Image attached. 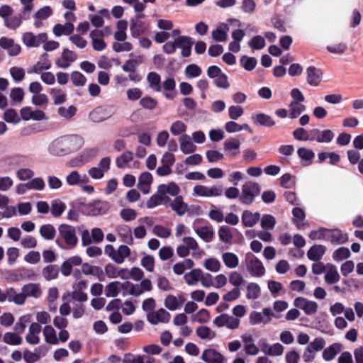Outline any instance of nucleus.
Instances as JSON below:
<instances>
[{
	"mask_svg": "<svg viewBox=\"0 0 363 363\" xmlns=\"http://www.w3.org/2000/svg\"><path fill=\"white\" fill-rule=\"evenodd\" d=\"M250 48L252 50H261L266 45L264 38L261 35L254 36L248 43Z\"/></svg>",
	"mask_w": 363,
	"mask_h": 363,
	"instance_id": "49",
	"label": "nucleus"
},
{
	"mask_svg": "<svg viewBox=\"0 0 363 363\" xmlns=\"http://www.w3.org/2000/svg\"><path fill=\"white\" fill-rule=\"evenodd\" d=\"M4 342L11 345H18L22 342V338L15 333H6L4 335Z\"/></svg>",
	"mask_w": 363,
	"mask_h": 363,
	"instance_id": "44",
	"label": "nucleus"
},
{
	"mask_svg": "<svg viewBox=\"0 0 363 363\" xmlns=\"http://www.w3.org/2000/svg\"><path fill=\"white\" fill-rule=\"evenodd\" d=\"M20 114L21 118L26 121L29 120L42 121L48 119L44 111L41 110L32 111L29 106L23 107L20 110Z\"/></svg>",
	"mask_w": 363,
	"mask_h": 363,
	"instance_id": "10",
	"label": "nucleus"
},
{
	"mask_svg": "<svg viewBox=\"0 0 363 363\" xmlns=\"http://www.w3.org/2000/svg\"><path fill=\"white\" fill-rule=\"evenodd\" d=\"M174 199H171L168 201V206H169L178 216H182L185 214L188 209V205L186 203L182 196L177 194L174 196Z\"/></svg>",
	"mask_w": 363,
	"mask_h": 363,
	"instance_id": "13",
	"label": "nucleus"
},
{
	"mask_svg": "<svg viewBox=\"0 0 363 363\" xmlns=\"http://www.w3.org/2000/svg\"><path fill=\"white\" fill-rule=\"evenodd\" d=\"M39 233L45 240H51L55 237L56 230L51 224H44L40 228Z\"/></svg>",
	"mask_w": 363,
	"mask_h": 363,
	"instance_id": "34",
	"label": "nucleus"
},
{
	"mask_svg": "<svg viewBox=\"0 0 363 363\" xmlns=\"http://www.w3.org/2000/svg\"><path fill=\"white\" fill-rule=\"evenodd\" d=\"M58 236L55 240L56 245L62 250L74 249L78 243L76 228L68 224H61L58 227Z\"/></svg>",
	"mask_w": 363,
	"mask_h": 363,
	"instance_id": "3",
	"label": "nucleus"
},
{
	"mask_svg": "<svg viewBox=\"0 0 363 363\" xmlns=\"http://www.w3.org/2000/svg\"><path fill=\"white\" fill-rule=\"evenodd\" d=\"M140 105L145 109H155L158 103L157 101L150 96H144L139 101Z\"/></svg>",
	"mask_w": 363,
	"mask_h": 363,
	"instance_id": "59",
	"label": "nucleus"
},
{
	"mask_svg": "<svg viewBox=\"0 0 363 363\" xmlns=\"http://www.w3.org/2000/svg\"><path fill=\"white\" fill-rule=\"evenodd\" d=\"M306 81L312 86H317L322 80L323 72L315 66H309L306 69Z\"/></svg>",
	"mask_w": 363,
	"mask_h": 363,
	"instance_id": "12",
	"label": "nucleus"
},
{
	"mask_svg": "<svg viewBox=\"0 0 363 363\" xmlns=\"http://www.w3.org/2000/svg\"><path fill=\"white\" fill-rule=\"evenodd\" d=\"M22 291L26 294V297L30 296L38 298L42 294V291L39 284L34 283H30L24 285L22 287Z\"/></svg>",
	"mask_w": 363,
	"mask_h": 363,
	"instance_id": "27",
	"label": "nucleus"
},
{
	"mask_svg": "<svg viewBox=\"0 0 363 363\" xmlns=\"http://www.w3.org/2000/svg\"><path fill=\"white\" fill-rule=\"evenodd\" d=\"M328 270L325 274V281L327 284H333L339 281L340 277L337 270V267L332 264H327Z\"/></svg>",
	"mask_w": 363,
	"mask_h": 363,
	"instance_id": "25",
	"label": "nucleus"
},
{
	"mask_svg": "<svg viewBox=\"0 0 363 363\" xmlns=\"http://www.w3.org/2000/svg\"><path fill=\"white\" fill-rule=\"evenodd\" d=\"M24 97L23 89L21 87L13 88L10 92V98L13 104L21 103Z\"/></svg>",
	"mask_w": 363,
	"mask_h": 363,
	"instance_id": "58",
	"label": "nucleus"
},
{
	"mask_svg": "<svg viewBox=\"0 0 363 363\" xmlns=\"http://www.w3.org/2000/svg\"><path fill=\"white\" fill-rule=\"evenodd\" d=\"M275 223V218L269 214H264L261 219V226L264 230H272Z\"/></svg>",
	"mask_w": 363,
	"mask_h": 363,
	"instance_id": "52",
	"label": "nucleus"
},
{
	"mask_svg": "<svg viewBox=\"0 0 363 363\" xmlns=\"http://www.w3.org/2000/svg\"><path fill=\"white\" fill-rule=\"evenodd\" d=\"M196 233L205 242L212 241L215 233L212 226H202L196 230Z\"/></svg>",
	"mask_w": 363,
	"mask_h": 363,
	"instance_id": "29",
	"label": "nucleus"
},
{
	"mask_svg": "<svg viewBox=\"0 0 363 363\" xmlns=\"http://www.w3.org/2000/svg\"><path fill=\"white\" fill-rule=\"evenodd\" d=\"M260 220V213H252L250 211L245 210L242 213L241 220L245 227H253Z\"/></svg>",
	"mask_w": 363,
	"mask_h": 363,
	"instance_id": "16",
	"label": "nucleus"
},
{
	"mask_svg": "<svg viewBox=\"0 0 363 363\" xmlns=\"http://www.w3.org/2000/svg\"><path fill=\"white\" fill-rule=\"evenodd\" d=\"M152 233L161 238H167L171 235V230L162 225H156L152 229Z\"/></svg>",
	"mask_w": 363,
	"mask_h": 363,
	"instance_id": "64",
	"label": "nucleus"
},
{
	"mask_svg": "<svg viewBox=\"0 0 363 363\" xmlns=\"http://www.w3.org/2000/svg\"><path fill=\"white\" fill-rule=\"evenodd\" d=\"M179 140L180 143V150L184 154L188 155L196 151V146L192 143L191 138L188 135H182Z\"/></svg>",
	"mask_w": 363,
	"mask_h": 363,
	"instance_id": "18",
	"label": "nucleus"
},
{
	"mask_svg": "<svg viewBox=\"0 0 363 363\" xmlns=\"http://www.w3.org/2000/svg\"><path fill=\"white\" fill-rule=\"evenodd\" d=\"M342 346L340 343H333L326 347L323 352V358L324 360L329 362L333 360L337 354L341 351Z\"/></svg>",
	"mask_w": 363,
	"mask_h": 363,
	"instance_id": "24",
	"label": "nucleus"
},
{
	"mask_svg": "<svg viewBox=\"0 0 363 363\" xmlns=\"http://www.w3.org/2000/svg\"><path fill=\"white\" fill-rule=\"evenodd\" d=\"M204 267L208 271L217 272L220 270V263L216 258H208L204 261Z\"/></svg>",
	"mask_w": 363,
	"mask_h": 363,
	"instance_id": "62",
	"label": "nucleus"
},
{
	"mask_svg": "<svg viewBox=\"0 0 363 363\" xmlns=\"http://www.w3.org/2000/svg\"><path fill=\"white\" fill-rule=\"evenodd\" d=\"M335 137L334 133L330 129L320 130L318 143H329Z\"/></svg>",
	"mask_w": 363,
	"mask_h": 363,
	"instance_id": "63",
	"label": "nucleus"
},
{
	"mask_svg": "<svg viewBox=\"0 0 363 363\" xmlns=\"http://www.w3.org/2000/svg\"><path fill=\"white\" fill-rule=\"evenodd\" d=\"M261 191L260 185L255 182L247 181L241 187V193L239 201L241 203L251 205Z\"/></svg>",
	"mask_w": 363,
	"mask_h": 363,
	"instance_id": "4",
	"label": "nucleus"
},
{
	"mask_svg": "<svg viewBox=\"0 0 363 363\" xmlns=\"http://www.w3.org/2000/svg\"><path fill=\"white\" fill-rule=\"evenodd\" d=\"M325 345V340L321 337H315L309 345L306 347L312 353L322 350Z\"/></svg>",
	"mask_w": 363,
	"mask_h": 363,
	"instance_id": "50",
	"label": "nucleus"
},
{
	"mask_svg": "<svg viewBox=\"0 0 363 363\" xmlns=\"http://www.w3.org/2000/svg\"><path fill=\"white\" fill-rule=\"evenodd\" d=\"M201 359L206 363H224L225 357L215 349H206L203 350Z\"/></svg>",
	"mask_w": 363,
	"mask_h": 363,
	"instance_id": "11",
	"label": "nucleus"
},
{
	"mask_svg": "<svg viewBox=\"0 0 363 363\" xmlns=\"http://www.w3.org/2000/svg\"><path fill=\"white\" fill-rule=\"evenodd\" d=\"M196 335L201 339H209L214 338L216 335V333L212 331L211 329L207 326H200L196 329Z\"/></svg>",
	"mask_w": 363,
	"mask_h": 363,
	"instance_id": "46",
	"label": "nucleus"
},
{
	"mask_svg": "<svg viewBox=\"0 0 363 363\" xmlns=\"http://www.w3.org/2000/svg\"><path fill=\"white\" fill-rule=\"evenodd\" d=\"M41 326L37 323H32L28 329V333L26 336V340L30 345H37L40 342L39 334L41 332Z\"/></svg>",
	"mask_w": 363,
	"mask_h": 363,
	"instance_id": "15",
	"label": "nucleus"
},
{
	"mask_svg": "<svg viewBox=\"0 0 363 363\" xmlns=\"http://www.w3.org/2000/svg\"><path fill=\"white\" fill-rule=\"evenodd\" d=\"M202 72L201 69L197 65L191 64L185 68V75L186 78H195L201 75Z\"/></svg>",
	"mask_w": 363,
	"mask_h": 363,
	"instance_id": "51",
	"label": "nucleus"
},
{
	"mask_svg": "<svg viewBox=\"0 0 363 363\" xmlns=\"http://www.w3.org/2000/svg\"><path fill=\"white\" fill-rule=\"evenodd\" d=\"M164 306L170 311L179 308L177 297L172 294L167 295L164 299Z\"/></svg>",
	"mask_w": 363,
	"mask_h": 363,
	"instance_id": "61",
	"label": "nucleus"
},
{
	"mask_svg": "<svg viewBox=\"0 0 363 363\" xmlns=\"http://www.w3.org/2000/svg\"><path fill=\"white\" fill-rule=\"evenodd\" d=\"M66 208V205L61 201H55L51 204L50 212L54 217L60 216Z\"/></svg>",
	"mask_w": 363,
	"mask_h": 363,
	"instance_id": "47",
	"label": "nucleus"
},
{
	"mask_svg": "<svg viewBox=\"0 0 363 363\" xmlns=\"http://www.w3.org/2000/svg\"><path fill=\"white\" fill-rule=\"evenodd\" d=\"M48 40L46 33H41L35 35L32 32H26L23 34L22 40L28 48H38Z\"/></svg>",
	"mask_w": 363,
	"mask_h": 363,
	"instance_id": "8",
	"label": "nucleus"
},
{
	"mask_svg": "<svg viewBox=\"0 0 363 363\" xmlns=\"http://www.w3.org/2000/svg\"><path fill=\"white\" fill-rule=\"evenodd\" d=\"M30 315L29 314L20 317L18 321L14 325V330L17 334H21L24 332L26 326V324L30 321Z\"/></svg>",
	"mask_w": 363,
	"mask_h": 363,
	"instance_id": "53",
	"label": "nucleus"
},
{
	"mask_svg": "<svg viewBox=\"0 0 363 363\" xmlns=\"http://www.w3.org/2000/svg\"><path fill=\"white\" fill-rule=\"evenodd\" d=\"M186 128L182 121H176L171 125L170 132L173 135H179L186 132Z\"/></svg>",
	"mask_w": 363,
	"mask_h": 363,
	"instance_id": "55",
	"label": "nucleus"
},
{
	"mask_svg": "<svg viewBox=\"0 0 363 363\" xmlns=\"http://www.w3.org/2000/svg\"><path fill=\"white\" fill-rule=\"evenodd\" d=\"M52 64L49 60L39 61L28 70V73L40 74L43 70L50 69Z\"/></svg>",
	"mask_w": 363,
	"mask_h": 363,
	"instance_id": "38",
	"label": "nucleus"
},
{
	"mask_svg": "<svg viewBox=\"0 0 363 363\" xmlns=\"http://www.w3.org/2000/svg\"><path fill=\"white\" fill-rule=\"evenodd\" d=\"M4 119L9 123L17 124L21 121V118L13 108H9L4 113Z\"/></svg>",
	"mask_w": 363,
	"mask_h": 363,
	"instance_id": "43",
	"label": "nucleus"
},
{
	"mask_svg": "<svg viewBox=\"0 0 363 363\" xmlns=\"http://www.w3.org/2000/svg\"><path fill=\"white\" fill-rule=\"evenodd\" d=\"M133 160V153L130 151H126L121 156L118 157L116 160V166L118 168H124L125 165Z\"/></svg>",
	"mask_w": 363,
	"mask_h": 363,
	"instance_id": "48",
	"label": "nucleus"
},
{
	"mask_svg": "<svg viewBox=\"0 0 363 363\" xmlns=\"http://www.w3.org/2000/svg\"><path fill=\"white\" fill-rule=\"evenodd\" d=\"M20 1L23 5L21 11L22 18L23 20H28L30 18V13L33 8V0H20Z\"/></svg>",
	"mask_w": 363,
	"mask_h": 363,
	"instance_id": "57",
	"label": "nucleus"
},
{
	"mask_svg": "<svg viewBox=\"0 0 363 363\" xmlns=\"http://www.w3.org/2000/svg\"><path fill=\"white\" fill-rule=\"evenodd\" d=\"M180 189L175 182H170L168 184H160L157 187V193L153 194L147 200L146 206L149 209L154 208L158 205L163 203L168 206V201H170V196H177L179 194Z\"/></svg>",
	"mask_w": 363,
	"mask_h": 363,
	"instance_id": "2",
	"label": "nucleus"
},
{
	"mask_svg": "<svg viewBox=\"0 0 363 363\" xmlns=\"http://www.w3.org/2000/svg\"><path fill=\"white\" fill-rule=\"evenodd\" d=\"M325 252V246L321 245H314L307 252V257L311 261L318 262L322 259Z\"/></svg>",
	"mask_w": 363,
	"mask_h": 363,
	"instance_id": "22",
	"label": "nucleus"
},
{
	"mask_svg": "<svg viewBox=\"0 0 363 363\" xmlns=\"http://www.w3.org/2000/svg\"><path fill=\"white\" fill-rule=\"evenodd\" d=\"M348 240L347 233H343L340 229H327L326 241L335 244H344Z\"/></svg>",
	"mask_w": 363,
	"mask_h": 363,
	"instance_id": "14",
	"label": "nucleus"
},
{
	"mask_svg": "<svg viewBox=\"0 0 363 363\" xmlns=\"http://www.w3.org/2000/svg\"><path fill=\"white\" fill-rule=\"evenodd\" d=\"M225 265L230 269H234L238 266V257L233 252H225L222 255Z\"/></svg>",
	"mask_w": 363,
	"mask_h": 363,
	"instance_id": "32",
	"label": "nucleus"
},
{
	"mask_svg": "<svg viewBox=\"0 0 363 363\" xmlns=\"http://www.w3.org/2000/svg\"><path fill=\"white\" fill-rule=\"evenodd\" d=\"M213 323L218 328L226 327L228 329L235 330L239 327L240 320L228 313H222L216 317Z\"/></svg>",
	"mask_w": 363,
	"mask_h": 363,
	"instance_id": "7",
	"label": "nucleus"
},
{
	"mask_svg": "<svg viewBox=\"0 0 363 363\" xmlns=\"http://www.w3.org/2000/svg\"><path fill=\"white\" fill-rule=\"evenodd\" d=\"M108 201L96 200L91 203H82L81 211L83 214L90 216H96L105 214L109 209Z\"/></svg>",
	"mask_w": 363,
	"mask_h": 363,
	"instance_id": "5",
	"label": "nucleus"
},
{
	"mask_svg": "<svg viewBox=\"0 0 363 363\" xmlns=\"http://www.w3.org/2000/svg\"><path fill=\"white\" fill-rule=\"evenodd\" d=\"M289 107V117L291 119L296 118L306 110V106L301 103H290Z\"/></svg>",
	"mask_w": 363,
	"mask_h": 363,
	"instance_id": "36",
	"label": "nucleus"
},
{
	"mask_svg": "<svg viewBox=\"0 0 363 363\" xmlns=\"http://www.w3.org/2000/svg\"><path fill=\"white\" fill-rule=\"evenodd\" d=\"M218 236L220 241L224 243H229L233 239V234L230 228L227 225H222L218 230Z\"/></svg>",
	"mask_w": 363,
	"mask_h": 363,
	"instance_id": "42",
	"label": "nucleus"
},
{
	"mask_svg": "<svg viewBox=\"0 0 363 363\" xmlns=\"http://www.w3.org/2000/svg\"><path fill=\"white\" fill-rule=\"evenodd\" d=\"M119 281H114L108 284H107L105 287V295L106 297H116L119 292Z\"/></svg>",
	"mask_w": 363,
	"mask_h": 363,
	"instance_id": "41",
	"label": "nucleus"
},
{
	"mask_svg": "<svg viewBox=\"0 0 363 363\" xmlns=\"http://www.w3.org/2000/svg\"><path fill=\"white\" fill-rule=\"evenodd\" d=\"M43 335L45 340L50 345L58 344V338L56 335V331L51 325H46L43 329Z\"/></svg>",
	"mask_w": 363,
	"mask_h": 363,
	"instance_id": "35",
	"label": "nucleus"
},
{
	"mask_svg": "<svg viewBox=\"0 0 363 363\" xmlns=\"http://www.w3.org/2000/svg\"><path fill=\"white\" fill-rule=\"evenodd\" d=\"M147 80L150 87L155 91H160L162 89L161 77L160 74L155 72H150L147 76Z\"/></svg>",
	"mask_w": 363,
	"mask_h": 363,
	"instance_id": "28",
	"label": "nucleus"
},
{
	"mask_svg": "<svg viewBox=\"0 0 363 363\" xmlns=\"http://www.w3.org/2000/svg\"><path fill=\"white\" fill-rule=\"evenodd\" d=\"M76 112L77 108L74 106H69L68 108L61 106L57 110L58 114L66 119L72 118L76 114Z\"/></svg>",
	"mask_w": 363,
	"mask_h": 363,
	"instance_id": "60",
	"label": "nucleus"
},
{
	"mask_svg": "<svg viewBox=\"0 0 363 363\" xmlns=\"http://www.w3.org/2000/svg\"><path fill=\"white\" fill-rule=\"evenodd\" d=\"M130 30L131 35L133 38H138L145 33L147 30V26L145 22L137 18H132L130 21Z\"/></svg>",
	"mask_w": 363,
	"mask_h": 363,
	"instance_id": "19",
	"label": "nucleus"
},
{
	"mask_svg": "<svg viewBox=\"0 0 363 363\" xmlns=\"http://www.w3.org/2000/svg\"><path fill=\"white\" fill-rule=\"evenodd\" d=\"M240 65L247 71H252L257 65V61L254 57L242 55L240 59Z\"/></svg>",
	"mask_w": 363,
	"mask_h": 363,
	"instance_id": "40",
	"label": "nucleus"
},
{
	"mask_svg": "<svg viewBox=\"0 0 363 363\" xmlns=\"http://www.w3.org/2000/svg\"><path fill=\"white\" fill-rule=\"evenodd\" d=\"M351 253L347 247H341L334 251L333 258L336 262H340L350 257Z\"/></svg>",
	"mask_w": 363,
	"mask_h": 363,
	"instance_id": "45",
	"label": "nucleus"
},
{
	"mask_svg": "<svg viewBox=\"0 0 363 363\" xmlns=\"http://www.w3.org/2000/svg\"><path fill=\"white\" fill-rule=\"evenodd\" d=\"M60 269L56 264H48L42 270V274L46 281L56 279L59 275Z\"/></svg>",
	"mask_w": 363,
	"mask_h": 363,
	"instance_id": "26",
	"label": "nucleus"
},
{
	"mask_svg": "<svg viewBox=\"0 0 363 363\" xmlns=\"http://www.w3.org/2000/svg\"><path fill=\"white\" fill-rule=\"evenodd\" d=\"M297 155L300 158L301 163L303 166H308L311 164L315 157V153L313 150L305 147H299L297 150Z\"/></svg>",
	"mask_w": 363,
	"mask_h": 363,
	"instance_id": "21",
	"label": "nucleus"
},
{
	"mask_svg": "<svg viewBox=\"0 0 363 363\" xmlns=\"http://www.w3.org/2000/svg\"><path fill=\"white\" fill-rule=\"evenodd\" d=\"M261 295L260 286L254 282L248 284L247 286V294L246 297L248 299H257Z\"/></svg>",
	"mask_w": 363,
	"mask_h": 363,
	"instance_id": "39",
	"label": "nucleus"
},
{
	"mask_svg": "<svg viewBox=\"0 0 363 363\" xmlns=\"http://www.w3.org/2000/svg\"><path fill=\"white\" fill-rule=\"evenodd\" d=\"M22 13H21V16H12L8 18L4 19L5 26L11 30H16L18 28L22 23Z\"/></svg>",
	"mask_w": 363,
	"mask_h": 363,
	"instance_id": "54",
	"label": "nucleus"
},
{
	"mask_svg": "<svg viewBox=\"0 0 363 363\" xmlns=\"http://www.w3.org/2000/svg\"><path fill=\"white\" fill-rule=\"evenodd\" d=\"M229 28L226 24H222L212 31V38L218 42H223L227 38V32Z\"/></svg>",
	"mask_w": 363,
	"mask_h": 363,
	"instance_id": "33",
	"label": "nucleus"
},
{
	"mask_svg": "<svg viewBox=\"0 0 363 363\" xmlns=\"http://www.w3.org/2000/svg\"><path fill=\"white\" fill-rule=\"evenodd\" d=\"M71 81L76 86H82L86 82V77L78 71H74L70 75Z\"/></svg>",
	"mask_w": 363,
	"mask_h": 363,
	"instance_id": "56",
	"label": "nucleus"
},
{
	"mask_svg": "<svg viewBox=\"0 0 363 363\" xmlns=\"http://www.w3.org/2000/svg\"><path fill=\"white\" fill-rule=\"evenodd\" d=\"M62 58L65 63L62 64L61 60L57 59L55 62L56 65L58 67L66 69L69 66V62H73L77 60V55L73 51L65 48L62 53Z\"/></svg>",
	"mask_w": 363,
	"mask_h": 363,
	"instance_id": "20",
	"label": "nucleus"
},
{
	"mask_svg": "<svg viewBox=\"0 0 363 363\" xmlns=\"http://www.w3.org/2000/svg\"><path fill=\"white\" fill-rule=\"evenodd\" d=\"M201 275L202 270L201 269H194L189 272L186 273L184 279L188 285H196Z\"/></svg>",
	"mask_w": 363,
	"mask_h": 363,
	"instance_id": "30",
	"label": "nucleus"
},
{
	"mask_svg": "<svg viewBox=\"0 0 363 363\" xmlns=\"http://www.w3.org/2000/svg\"><path fill=\"white\" fill-rule=\"evenodd\" d=\"M162 88L169 93H164V95L167 99H173L177 94L176 82L173 77L167 78L162 83Z\"/></svg>",
	"mask_w": 363,
	"mask_h": 363,
	"instance_id": "23",
	"label": "nucleus"
},
{
	"mask_svg": "<svg viewBox=\"0 0 363 363\" xmlns=\"http://www.w3.org/2000/svg\"><path fill=\"white\" fill-rule=\"evenodd\" d=\"M84 145V139L79 135H64L55 140L49 147L51 154L63 156L79 150Z\"/></svg>",
	"mask_w": 363,
	"mask_h": 363,
	"instance_id": "1",
	"label": "nucleus"
},
{
	"mask_svg": "<svg viewBox=\"0 0 363 363\" xmlns=\"http://www.w3.org/2000/svg\"><path fill=\"white\" fill-rule=\"evenodd\" d=\"M292 215H293V223L296 226L298 229H301L303 226H304V223H301L306 218V214L301 208L295 207L292 209Z\"/></svg>",
	"mask_w": 363,
	"mask_h": 363,
	"instance_id": "31",
	"label": "nucleus"
},
{
	"mask_svg": "<svg viewBox=\"0 0 363 363\" xmlns=\"http://www.w3.org/2000/svg\"><path fill=\"white\" fill-rule=\"evenodd\" d=\"M255 122L265 127H272L275 125V121L272 117L265 113H257L255 117Z\"/></svg>",
	"mask_w": 363,
	"mask_h": 363,
	"instance_id": "37",
	"label": "nucleus"
},
{
	"mask_svg": "<svg viewBox=\"0 0 363 363\" xmlns=\"http://www.w3.org/2000/svg\"><path fill=\"white\" fill-rule=\"evenodd\" d=\"M170 318V313L164 308L150 312L147 315V319L152 325H157L159 323H167L169 321Z\"/></svg>",
	"mask_w": 363,
	"mask_h": 363,
	"instance_id": "9",
	"label": "nucleus"
},
{
	"mask_svg": "<svg viewBox=\"0 0 363 363\" xmlns=\"http://www.w3.org/2000/svg\"><path fill=\"white\" fill-rule=\"evenodd\" d=\"M152 182V176L148 172L142 173L138 178V188L144 194L150 192V185Z\"/></svg>",
	"mask_w": 363,
	"mask_h": 363,
	"instance_id": "17",
	"label": "nucleus"
},
{
	"mask_svg": "<svg viewBox=\"0 0 363 363\" xmlns=\"http://www.w3.org/2000/svg\"><path fill=\"white\" fill-rule=\"evenodd\" d=\"M245 264L247 272L252 277H262L264 275L266 271L262 262L252 254L246 255Z\"/></svg>",
	"mask_w": 363,
	"mask_h": 363,
	"instance_id": "6",
	"label": "nucleus"
}]
</instances>
